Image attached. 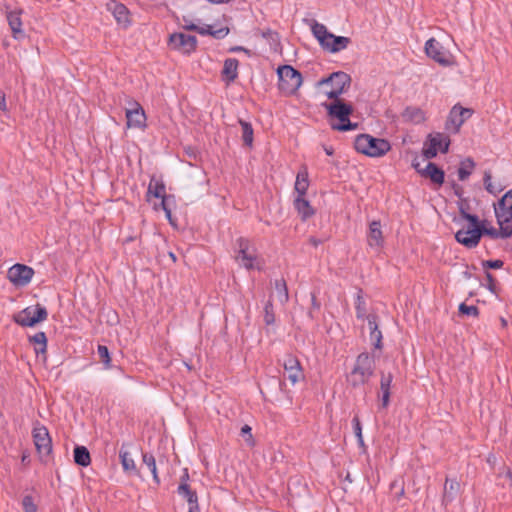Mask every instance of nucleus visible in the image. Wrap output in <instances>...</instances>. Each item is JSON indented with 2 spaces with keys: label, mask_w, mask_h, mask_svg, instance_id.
<instances>
[{
  "label": "nucleus",
  "mask_w": 512,
  "mask_h": 512,
  "mask_svg": "<svg viewBox=\"0 0 512 512\" xmlns=\"http://www.w3.org/2000/svg\"><path fill=\"white\" fill-rule=\"evenodd\" d=\"M309 187L308 171L306 167H302L297 173L294 190L297 192V196H305Z\"/></svg>",
  "instance_id": "obj_27"
},
{
  "label": "nucleus",
  "mask_w": 512,
  "mask_h": 512,
  "mask_svg": "<svg viewBox=\"0 0 512 512\" xmlns=\"http://www.w3.org/2000/svg\"><path fill=\"white\" fill-rule=\"evenodd\" d=\"M252 429L249 425L245 424L242 428H241V435L244 437L245 441L247 442V444L249 446H253L254 445V440H253V436H252V433H251Z\"/></svg>",
  "instance_id": "obj_47"
},
{
  "label": "nucleus",
  "mask_w": 512,
  "mask_h": 512,
  "mask_svg": "<svg viewBox=\"0 0 512 512\" xmlns=\"http://www.w3.org/2000/svg\"><path fill=\"white\" fill-rule=\"evenodd\" d=\"M472 114V109L464 108L460 105L453 106L446 121V130L458 133L460 127L472 116Z\"/></svg>",
  "instance_id": "obj_12"
},
{
  "label": "nucleus",
  "mask_w": 512,
  "mask_h": 512,
  "mask_svg": "<svg viewBox=\"0 0 512 512\" xmlns=\"http://www.w3.org/2000/svg\"><path fill=\"white\" fill-rule=\"evenodd\" d=\"M480 231H481V237L483 235H487L491 237L492 239H498V238H509L512 236V226L507 224L499 225V230H497L494 227L487 228L484 225V221H480Z\"/></svg>",
  "instance_id": "obj_21"
},
{
  "label": "nucleus",
  "mask_w": 512,
  "mask_h": 512,
  "mask_svg": "<svg viewBox=\"0 0 512 512\" xmlns=\"http://www.w3.org/2000/svg\"><path fill=\"white\" fill-rule=\"evenodd\" d=\"M188 512H200L199 504L198 502H195L193 504L188 505Z\"/></svg>",
  "instance_id": "obj_57"
},
{
  "label": "nucleus",
  "mask_w": 512,
  "mask_h": 512,
  "mask_svg": "<svg viewBox=\"0 0 512 512\" xmlns=\"http://www.w3.org/2000/svg\"><path fill=\"white\" fill-rule=\"evenodd\" d=\"M310 28L321 48L330 53H338L346 49L351 43V39L349 37L334 35L328 31L324 24H321L316 20H311Z\"/></svg>",
  "instance_id": "obj_1"
},
{
  "label": "nucleus",
  "mask_w": 512,
  "mask_h": 512,
  "mask_svg": "<svg viewBox=\"0 0 512 512\" xmlns=\"http://www.w3.org/2000/svg\"><path fill=\"white\" fill-rule=\"evenodd\" d=\"M390 402V391L381 392V408H387Z\"/></svg>",
  "instance_id": "obj_53"
},
{
  "label": "nucleus",
  "mask_w": 512,
  "mask_h": 512,
  "mask_svg": "<svg viewBox=\"0 0 512 512\" xmlns=\"http://www.w3.org/2000/svg\"><path fill=\"white\" fill-rule=\"evenodd\" d=\"M177 493L187 501L188 505L198 502L196 492L191 489L188 483H180L177 488Z\"/></svg>",
  "instance_id": "obj_34"
},
{
  "label": "nucleus",
  "mask_w": 512,
  "mask_h": 512,
  "mask_svg": "<svg viewBox=\"0 0 512 512\" xmlns=\"http://www.w3.org/2000/svg\"><path fill=\"white\" fill-rule=\"evenodd\" d=\"M184 21H185V24L183 26L184 29L189 30V31H197L201 35H211L212 37H214L216 39H222L229 33V29L227 27L213 29V27L210 25H205V26L199 27L192 22H188L185 18H184Z\"/></svg>",
  "instance_id": "obj_19"
},
{
  "label": "nucleus",
  "mask_w": 512,
  "mask_h": 512,
  "mask_svg": "<svg viewBox=\"0 0 512 512\" xmlns=\"http://www.w3.org/2000/svg\"><path fill=\"white\" fill-rule=\"evenodd\" d=\"M412 165H413V167H414L415 169H417V170H418V167H419V164H418V163H413Z\"/></svg>",
  "instance_id": "obj_62"
},
{
  "label": "nucleus",
  "mask_w": 512,
  "mask_h": 512,
  "mask_svg": "<svg viewBox=\"0 0 512 512\" xmlns=\"http://www.w3.org/2000/svg\"><path fill=\"white\" fill-rule=\"evenodd\" d=\"M368 326L370 329V340L375 348L382 347V333L378 328L377 316L370 314L367 316Z\"/></svg>",
  "instance_id": "obj_25"
},
{
  "label": "nucleus",
  "mask_w": 512,
  "mask_h": 512,
  "mask_svg": "<svg viewBox=\"0 0 512 512\" xmlns=\"http://www.w3.org/2000/svg\"><path fill=\"white\" fill-rule=\"evenodd\" d=\"M197 38L193 35H187L182 32L172 33L168 39V46L171 50L177 51L183 55H190L196 50Z\"/></svg>",
  "instance_id": "obj_8"
},
{
  "label": "nucleus",
  "mask_w": 512,
  "mask_h": 512,
  "mask_svg": "<svg viewBox=\"0 0 512 512\" xmlns=\"http://www.w3.org/2000/svg\"><path fill=\"white\" fill-rule=\"evenodd\" d=\"M189 480V473L187 469H184L183 475L180 478V483H188Z\"/></svg>",
  "instance_id": "obj_58"
},
{
  "label": "nucleus",
  "mask_w": 512,
  "mask_h": 512,
  "mask_svg": "<svg viewBox=\"0 0 512 512\" xmlns=\"http://www.w3.org/2000/svg\"><path fill=\"white\" fill-rule=\"evenodd\" d=\"M238 66L239 62L235 58H227L224 61L222 77L227 84L234 82L238 77Z\"/></svg>",
  "instance_id": "obj_24"
},
{
  "label": "nucleus",
  "mask_w": 512,
  "mask_h": 512,
  "mask_svg": "<svg viewBox=\"0 0 512 512\" xmlns=\"http://www.w3.org/2000/svg\"><path fill=\"white\" fill-rule=\"evenodd\" d=\"M283 367L285 372L288 374V379L292 385H295L300 380L304 379L300 362L296 357L288 355L284 359Z\"/></svg>",
  "instance_id": "obj_17"
},
{
  "label": "nucleus",
  "mask_w": 512,
  "mask_h": 512,
  "mask_svg": "<svg viewBox=\"0 0 512 512\" xmlns=\"http://www.w3.org/2000/svg\"><path fill=\"white\" fill-rule=\"evenodd\" d=\"M172 198H173L172 196L165 195V196L161 197V203H160V207L165 212V216L171 224L173 223V221H172V212H171L169 202Z\"/></svg>",
  "instance_id": "obj_41"
},
{
  "label": "nucleus",
  "mask_w": 512,
  "mask_h": 512,
  "mask_svg": "<svg viewBox=\"0 0 512 512\" xmlns=\"http://www.w3.org/2000/svg\"><path fill=\"white\" fill-rule=\"evenodd\" d=\"M229 51H230V52H240V51H242V52H245L248 56H250V55H251V51H250V50H248V49H246V48H245V47H243V46H234V47H231V48L229 49Z\"/></svg>",
  "instance_id": "obj_56"
},
{
  "label": "nucleus",
  "mask_w": 512,
  "mask_h": 512,
  "mask_svg": "<svg viewBox=\"0 0 512 512\" xmlns=\"http://www.w3.org/2000/svg\"><path fill=\"white\" fill-rule=\"evenodd\" d=\"M165 185L162 181L155 179L154 177L150 180L147 190V199L149 200L150 196H154L156 198H161L165 196Z\"/></svg>",
  "instance_id": "obj_32"
},
{
  "label": "nucleus",
  "mask_w": 512,
  "mask_h": 512,
  "mask_svg": "<svg viewBox=\"0 0 512 512\" xmlns=\"http://www.w3.org/2000/svg\"><path fill=\"white\" fill-rule=\"evenodd\" d=\"M425 52L428 57L443 66L451 64L449 53L435 38H430L426 41Z\"/></svg>",
  "instance_id": "obj_15"
},
{
  "label": "nucleus",
  "mask_w": 512,
  "mask_h": 512,
  "mask_svg": "<svg viewBox=\"0 0 512 512\" xmlns=\"http://www.w3.org/2000/svg\"><path fill=\"white\" fill-rule=\"evenodd\" d=\"M97 353H98L100 361L104 364L105 368H110L111 367V364H110L111 358H110L108 348L104 345H98Z\"/></svg>",
  "instance_id": "obj_40"
},
{
  "label": "nucleus",
  "mask_w": 512,
  "mask_h": 512,
  "mask_svg": "<svg viewBox=\"0 0 512 512\" xmlns=\"http://www.w3.org/2000/svg\"><path fill=\"white\" fill-rule=\"evenodd\" d=\"M310 243L316 247L320 244V241L315 238H310Z\"/></svg>",
  "instance_id": "obj_60"
},
{
  "label": "nucleus",
  "mask_w": 512,
  "mask_h": 512,
  "mask_svg": "<svg viewBox=\"0 0 512 512\" xmlns=\"http://www.w3.org/2000/svg\"><path fill=\"white\" fill-rule=\"evenodd\" d=\"M491 178H492L491 172L485 171L484 178H483L485 189H489L490 183H492Z\"/></svg>",
  "instance_id": "obj_55"
},
{
  "label": "nucleus",
  "mask_w": 512,
  "mask_h": 512,
  "mask_svg": "<svg viewBox=\"0 0 512 512\" xmlns=\"http://www.w3.org/2000/svg\"><path fill=\"white\" fill-rule=\"evenodd\" d=\"M485 277L487 280V287L491 292H495V279L490 272L485 273Z\"/></svg>",
  "instance_id": "obj_52"
},
{
  "label": "nucleus",
  "mask_w": 512,
  "mask_h": 512,
  "mask_svg": "<svg viewBox=\"0 0 512 512\" xmlns=\"http://www.w3.org/2000/svg\"><path fill=\"white\" fill-rule=\"evenodd\" d=\"M356 315L357 318L363 319L366 315V309L364 307V301L358 296L357 304H356Z\"/></svg>",
  "instance_id": "obj_50"
},
{
  "label": "nucleus",
  "mask_w": 512,
  "mask_h": 512,
  "mask_svg": "<svg viewBox=\"0 0 512 512\" xmlns=\"http://www.w3.org/2000/svg\"><path fill=\"white\" fill-rule=\"evenodd\" d=\"M459 312L461 314H464L467 316H473V317H477L479 315V309L476 306H474V305L468 306L465 303H461L459 305Z\"/></svg>",
  "instance_id": "obj_43"
},
{
  "label": "nucleus",
  "mask_w": 512,
  "mask_h": 512,
  "mask_svg": "<svg viewBox=\"0 0 512 512\" xmlns=\"http://www.w3.org/2000/svg\"><path fill=\"white\" fill-rule=\"evenodd\" d=\"M33 275L34 270L24 264H15L8 270V279L16 286H26Z\"/></svg>",
  "instance_id": "obj_14"
},
{
  "label": "nucleus",
  "mask_w": 512,
  "mask_h": 512,
  "mask_svg": "<svg viewBox=\"0 0 512 512\" xmlns=\"http://www.w3.org/2000/svg\"><path fill=\"white\" fill-rule=\"evenodd\" d=\"M170 257L173 259V261H176V257L173 253H170Z\"/></svg>",
  "instance_id": "obj_63"
},
{
  "label": "nucleus",
  "mask_w": 512,
  "mask_h": 512,
  "mask_svg": "<svg viewBox=\"0 0 512 512\" xmlns=\"http://www.w3.org/2000/svg\"><path fill=\"white\" fill-rule=\"evenodd\" d=\"M375 362L368 353L357 356L354 367L347 377L348 383L353 387L366 384L374 374Z\"/></svg>",
  "instance_id": "obj_4"
},
{
  "label": "nucleus",
  "mask_w": 512,
  "mask_h": 512,
  "mask_svg": "<svg viewBox=\"0 0 512 512\" xmlns=\"http://www.w3.org/2000/svg\"><path fill=\"white\" fill-rule=\"evenodd\" d=\"M460 216L468 221L469 224L455 233L456 241L469 249L477 247L481 240L479 217L468 213L462 207H460Z\"/></svg>",
  "instance_id": "obj_2"
},
{
  "label": "nucleus",
  "mask_w": 512,
  "mask_h": 512,
  "mask_svg": "<svg viewBox=\"0 0 512 512\" xmlns=\"http://www.w3.org/2000/svg\"><path fill=\"white\" fill-rule=\"evenodd\" d=\"M274 289L276 293V297L281 304H286L289 300L288 288L286 281L281 278L277 279L274 282Z\"/></svg>",
  "instance_id": "obj_35"
},
{
  "label": "nucleus",
  "mask_w": 512,
  "mask_h": 512,
  "mask_svg": "<svg viewBox=\"0 0 512 512\" xmlns=\"http://www.w3.org/2000/svg\"><path fill=\"white\" fill-rule=\"evenodd\" d=\"M263 37L270 42V45L273 47L274 50H277V47L280 44L278 33L268 30L266 32H263Z\"/></svg>",
  "instance_id": "obj_45"
},
{
  "label": "nucleus",
  "mask_w": 512,
  "mask_h": 512,
  "mask_svg": "<svg viewBox=\"0 0 512 512\" xmlns=\"http://www.w3.org/2000/svg\"><path fill=\"white\" fill-rule=\"evenodd\" d=\"M142 461H143V464L146 465L147 468L149 469V471L151 472L154 482L157 485L160 484V479H159L158 472H157L155 457L150 453H143Z\"/></svg>",
  "instance_id": "obj_36"
},
{
  "label": "nucleus",
  "mask_w": 512,
  "mask_h": 512,
  "mask_svg": "<svg viewBox=\"0 0 512 512\" xmlns=\"http://www.w3.org/2000/svg\"><path fill=\"white\" fill-rule=\"evenodd\" d=\"M328 111V115L339 120L338 124H331L332 129L338 131L355 130L357 123H352L349 116L353 112L351 104L345 103L342 99H334L330 104H324Z\"/></svg>",
  "instance_id": "obj_3"
},
{
  "label": "nucleus",
  "mask_w": 512,
  "mask_h": 512,
  "mask_svg": "<svg viewBox=\"0 0 512 512\" xmlns=\"http://www.w3.org/2000/svg\"><path fill=\"white\" fill-rule=\"evenodd\" d=\"M22 507L24 512H37V505L30 495H26L22 499Z\"/></svg>",
  "instance_id": "obj_42"
},
{
  "label": "nucleus",
  "mask_w": 512,
  "mask_h": 512,
  "mask_svg": "<svg viewBox=\"0 0 512 512\" xmlns=\"http://www.w3.org/2000/svg\"><path fill=\"white\" fill-rule=\"evenodd\" d=\"M294 207L301 215L302 220H306L312 215H314L315 211L311 207L308 200L304 198V196H297L294 200Z\"/></svg>",
  "instance_id": "obj_28"
},
{
  "label": "nucleus",
  "mask_w": 512,
  "mask_h": 512,
  "mask_svg": "<svg viewBox=\"0 0 512 512\" xmlns=\"http://www.w3.org/2000/svg\"><path fill=\"white\" fill-rule=\"evenodd\" d=\"M238 254L236 261L246 269H252L254 267V261L256 259L254 253L249 251L248 240L244 238L237 239Z\"/></svg>",
  "instance_id": "obj_18"
},
{
  "label": "nucleus",
  "mask_w": 512,
  "mask_h": 512,
  "mask_svg": "<svg viewBox=\"0 0 512 512\" xmlns=\"http://www.w3.org/2000/svg\"><path fill=\"white\" fill-rule=\"evenodd\" d=\"M393 380V375L391 373L384 374L382 373L381 379H380V391H390L391 384Z\"/></svg>",
  "instance_id": "obj_46"
},
{
  "label": "nucleus",
  "mask_w": 512,
  "mask_h": 512,
  "mask_svg": "<svg viewBox=\"0 0 512 512\" xmlns=\"http://www.w3.org/2000/svg\"><path fill=\"white\" fill-rule=\"evenodd\" d=\"M325 152H326L327 155H332L333 154V149L331 147H329V148L326 147L325 148Z\"/></svg>",
  "instance_id": "obj_61"
},
{
  "label": "nucleus",
  "mask_w": 512,
  "mask_h": 512,
  "mask_svg": "<svg viewBox=\"0 0 512 512\" xmlns=\"http://www.w3.org/2000/svg\"><path fill=\"white\" fill-rule=\"evenodd\" d=\"M312 303L313 305H316V298L314 296L312 297Z\"/></svg>",
  "instance_id": "obj_64"
},
{
  "label": "nucleus",
  "mask_w": 512,
  "mask_h": 512,
  "mask_svg": "<svg viewBox=\"0 0 512 512\" xmlns=\"http://www.w3.org/2000/svg\"><path fill=\"white\" fill-rule=\"evenodd\" d=\"M109 10H111L118 23L127 24L129 22L128 10L125 5L112 3L109 5Z\"/></svg>",
  "instance_id": "obj_31"
},
{
  "label": "nucleus",
  "mask_w": 512,
  "mask_h": 512,
  "mask_svg": "<svg viewBox=\"0 0 512 512\" xmlns=\"http://www.w3.org/2000/svg\"><path fill=\"white\" fill-rule=\"evenodd\" d=\"M242 128V140L244 145L251 147L253 143V128L249 122L239 119Z\"/></svg>",
  "instance_id": "obj_38"
},
{
  "label": "nucleus",
  "mask_w": 512,
  "mask_h": 512,
  "mask_svg": "<svg viewBox=\"0 0 512 512\" xmlns=\"http://www.w3.org/2000/svg\"><path fill=\"white\" fill-rule=\"evenodd\" d=\"M21 14L22 12L20 10L10 11L7 14V21L12 31V35L17 40L25 37V33L22 30Z\"/></svg>",
  "instance_id": "obj_22"
},
{
  "label": "nucleus",
  "mask_w": 512,
  "mask_h": 512,
  "mask_svg": "<svg viewBox=\"0 0 512 512\" xmlns=\"http://www.w3.org/2000/svg\"><path fill=\"white\" fill-rule=\"evenodd\" d=\"M33 441L40 455L48 456L52 451V440L48 429L37 423L32 430Z\"/></svg>",
  "instance_id": "obj_13"
},
{
  "label": "nucleus",
  "mask_w": 512,
  "mask_h": 512,
  "mask_svg": "<svg viewBox=\"0 0 512 512\" xmlns=\"http://www.w3.org/2000/svg\"><path fill=\"white\" fill-rule=\"evenodd\" d=\"M355 149L370 157H381L385 155L390 149V143L381 138H375L369 134H361L355 138Z\"/></svg>",
  "instance_id": "obj_5"
},
{
  "label": "nucleus",
  "mask_w": 512,
  "mask_h": 512,
  "mask_svg": "<svg viewBox=\"0 0 512 512\" xmlns=\"http://www.w3.org/2000/svg\"><path fill=\"white\" fill-rule=\"evenodd\" d=\"M475 167V163L471 158H466L460 163V167L458 169V177L459 180L465 181L472 173Z\"/></svg>",
  "instance_id": "obj_37"
},
{
  "label": "nucleus",
  "mask_w": 512,
  "mask_h": 512,
  "mask_svg": "<svg viewBox=\"0 0 512 512\" xmlns=\"http://www.w3.org/2000/svg\"><path fill=\"white\" fill-rule=\"evenodd\" d=\"M460 492V483L456 479L446 478L442 502L445 506L453 502Z\"/></svg>",
  "instance_id": "obj_23"
},
{
  "label": "nucleus",
  "mask_w": 512,
  "mask_h": 512,
  "mask_svg": "<svg viewBox=\"0 0 512 512\" xmlns=\"http://www.w3.org/2000/svg\"><path fill=\"white\" fill-rule=\"evenodd\" d=\"M0 110L3 112L8 111L5 93L1 90H0Z\"/></svg>",
  "instance_id": "obj_54"
},
{
  "label": "nucleus",
  "mask_w": 512,
  "mask_h": 512,
  "mask_svg": "<svg viewBox=\"0 0 512 512\" xmlns=\"http://www.w3.org/2000/svg\"><path fill=\"white\" fill-rule=\"evenodd\" d=\"M74 461L76 464L86 467L91 462L88 449L85 446H76L74 449Z\"/></svg>",
  "instance_id": "obj_33"
},
{
  "label": "nucleus",
  "mask_w": 512,
  "mask_h": 512,
  "mask_svg": "<svg viewBox=\"0 0 512 512\" xmlns=\"http://www.w3.org/2000/svg\"><path fill=\"white\" fill-rule=\"evenodd\" d=\"M367 243L371 248L376 250H379L383 246L384 238L380 221H372L369 224Z\"/></svg>",
  "instance_id": "obj_20"
},
{
  "label": "nucleus",
  "mask_w": 512,
  "mask_h": 512,
  "mask_svg": "<svg viewBox=\"0 0 512 512\" xmlns=\"http://www.w3.org/2000/svg\"><path fill=\"white\" fill-rule=\"evenodd\" d=\"M279 78L278 87L285 95H293L302 84V75L290 65H283L277 69Z\"/></svg>",
  "instance_id": "obj_6"
},
{
  "label": "nucleus",
  "mask_w": 512,
  "mask_h": 512,
  "mask_svg": "<svg viewBox=\"0 0 512 512\" xmlns=\"http://www.w3.org/2000/svg\"><path fill=\"white\" fill-rule=\"evenodd\" d=\"M264 322L266 325H272L275 322V314L272 301L269 299L264 307Z\"/></svg>",
  "instance_id": "obj_39"
},
{
  "label": "nucleus",
  "mask_w": 512,
  "mask_h": 512,
  "mask_svg": "<svg viewBox=\"0 0 512 512\" xmlns=\"http://www.w3.org/2000/svg\"><path fill=\"white\" fill-rule=\"evenodd\" d=\"M450 145V139L443 133L429 134L423 147V155L426 159L436 157L437 152L447 153Z\"/></svg>",
  "instance_id": "obj_10"
},
{
  "label": "nucleus",
  "mask_w": 512,
  "mask_h": 512,
  "mask_svg": "<svg viewBox=\"0 0 512 512\" xmlns=\"http://www.w3.org/2000/svg\"><path fill=\"white\" fill-rule=\"evenodd\" d=\"M352 424H353L354 433H355V436L357 437L358 443H359V445L363 446L364 440H363V436H362V426H361L360 420L357 416H355L352 419Z\"/></svg>",
  "instance_id": "obj_44"
},
{
  "label": "nucleus",
  "mask_w": 512,
  "mask_h": 512,
  "mask_svg": "<svg viewBox=\"0 0 512 512\" xmlns=\"http://www.w3.org/2000/svg\"><path fill=\"white\" fill-rule=\"evenodd\" d=\"M494 213L498 225L512 226V189L507 191L494 205Z\"/></svg>",
  "instance_id": "obj_11"
},
{
  "label": "nucleus",
  "mask_w": 512,
  "mask_h": 512,
  "mask_svg": "<svg viewBox=\"0 0 512 512\" xmlns=\"http://www.w3.org/2000/svg\"><path fill=\"white\" fill-rule=\"evenodd\" d=\"M48 317L47 309L37 304L35 306H29L22 310L16 317L15 321L24 327H32L39 322L46 320Z\"/></svg>",
  "instance_id": "obj_9"
},
{
  "label": "nucleus",
  "mask_w": 512,
  "mask_h": 512,
  "mask_svg": "<svg viewBox=\"0 0 512 512\" xmlns=\"http://www.w3.org/2000/svg\"><path fill=\"white\" fill-rule=\"evenodd\" d=\"M30 341L35 345L47 344V337L44 332H37L35 335L30 337Z\"/></svg>",
  "instance_id": "obj_49"
},
{
  "label": "nucleus",
  "mask_w": 512,
  "mask_h": 512,
  "mask_svg": "<svg viewBox=\"0 0 512 512\" xmlns=\"http://www.w3.org/2000/svg\"><path fill=\"white\" fill-rule=\"evenodd\" d=\"M46 349H47V344L35 345V349H34L36 355L38 357L42 356L44 361L46 360Z\"/></svg>",
  "instance_id": "obj_51"
},
{
  "label": "nucleus",
  "mask_w": 512,
  "mask_h": 512,
  "mask_svg": "<svg viewBox=\"0 0 512 512\" xmlns=\"http://www.w3.org/2000/svg\"><path fill=\"white\" fill-rule=\"evenodd\" d=\"M126 119L129 128L145 127L146 115L138 102H130V107L126 109Z\"/></svg>",
  "instance_id": "obj_16"
},
{
  "label": "nucleus",
  "mask_w": 512,
  "mask_h": 512,
  "mask_svg": "<svg viewBox=\"0 0 512 512\" xmlns=\"http://www.w3.org/2000/svg\"><path fill=\"white\" fill-rule=\"evenodd\" d=\"M423 176L430 178V180L438 185L444 183V171L437 167L436 164L429 162L426 168L422 171L418 170Z\"/></svg>",
  "instance_id": "obj_26"
},
{
  "label": "nucleus",
  "mask_w": 512,
  "mask_h": 512,
  "mask_svg": "<svg viewBox=\"0 0 512 512\" xmlns=\"http://www.w3.org/2000/svg\"><path fill=\"white\" fill-rule=\"evenodd\" d=\"M350 76L342 71L334 72L329 77L323 78L318 82V86L330 85L331 88L325 93L329 99H340V95L345 92V89L350 86Z\"/></svg>",
  "instance_id": "obj_7"
},
{
  "label": "nucleus",
  "mask_w": 512,
  "mask_h": 512,
  "mask_svg": "<svg viewBox=\"0 0 512 512\" xmlns=\"http://www.w3.org/2000/svg\"><path fill=\"white\" fill-rule=\"evenodd\" d=\"M504 265L502 260H485L482 262V266L484 269H500Z\"/></svg>",
  "instance_id": "obj_48"
},
{
  "label": "nucleus",
  "mask_w": 512,
  "mask_h": 512,
  "mask_svg": "<svg viewBox=\"0 0 512 512\" xmlns=\"http://www.w3.org/2000/svg\"><path fill=\"white\" fill-rule=\"evenodd\" d=\"M490 194L496 195L500 189H495L492 183H490L489 189H486Z\"/></svg>",
  "instance_id": "obj_59"
},
{
  "label": "nucleus",
  "mask_w": 512,
  "mask_h": 512,
  "mask_svg": "<svg viewBox=\"0 0 512 512\" xmlns=\"http://www.w3.org/2000/svg\"><path fill=\"white\" fill-rule=\"evenodd\" d=\"M402 117L405 121H410L413 123H421L425 120L424 112L418 107H407L402 113Z\"/></svg>",
  "instance_id": "obj_30"
},
{
  "label": "nucleus",
  "mask_w": 512,
  "mask_h": 512,
  "mask_svg": "<svg viewBox=\"0 0 512 512\" xmlns=\"http://www.w3.org/2000/svg\"><path fill=\"white\" fill-rule=\"evenodd\" d=\"M126 448H127V445L123 444L119 451V458L121 460L123 470L125 472L137 473L136 464L134 462V459L132 458L130 452Z\"/></svg>",
  "instance_id": "obj_29"
}]
</instances>
